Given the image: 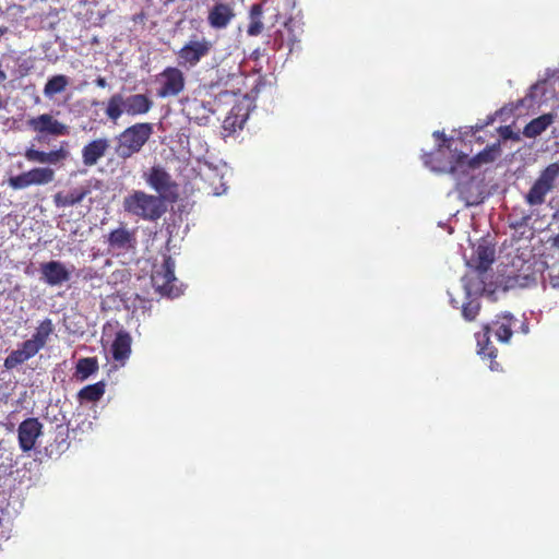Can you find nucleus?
<instances>
[{
	"label": "nucleus",
	"instance_id": "2f4dec72",
	"mask_svg": "<svg viewBox=\"0 0 559 559\" xmlns=\"http://www.w3.org/2000/svg\"><path fill=\"white\" fill-rule=\"evenodd\" d=\"M95 84L100 88H105L107 86V80L104 76H98L95 80Z\"/></svg>",
	"mask_w": 559,
	"mask_h": 559
},
{
	"label": "nucleus",
	"instance_id": "5701e85b",
	"mask_svg": "<svg viewBox=\"0 0 559 559\" xmlns=\"http://www.w3.org/2000/svg\"><path fill=\"white\" fill-rule=\"evenodd\" d=\"M262 15H263V7L261 3H254L250 7L249 10V25L247 28V34L249 36H259L264 28L263 22H262Z\"/></svg>",
	"mask_w": 559,
	"mask_h": 559
},
{
	"label": "nucleus",
	"instance_id": "412c9836",
	"mask_svg": "<svg viewBox=\"0 0 559 559\" xmlns=\"http://www.w3.org/2000/svg\"><path fill=\"white\" fill-rule=\"evenodd\" d=\"M555 120V115L544 114L531 120L523 130L526 138H536L540 135Z\"/></svg>",
	"mask_w": 559,
	"mask_h": 559
},
{
	"label": "nucleus",
	"instance_id": "b1692460",
	"mask_svg": "<svg viewBox=\"0 0 559 559\" xmlns=\"http://www.w3.org/2000/svg\"><path fill=\"white\" fill-rule=\"evenodd\" d=\"M98 370V360L96 357H85L78 360L74 377L80 381H85L88 377Z\"/></svg>",
	"mask_w": 559,
	"mask_h": 559
},
{
	"label": "nucleus",
	"instance_id": "4be33fe9",
	"mask_svg": "<svg viewBox=\"0 0 559 559\" xmlns=\"http://www.w3.org/2000/svg\"><path fill=\"white\" fill-rule=\"evenodd\" d=\"M106 384L104 381L96 382L94 384H88L82 388L78 392V401L83 403H95L98 402L105 394Z\"/></svg>",
	"mask_w": 559,
	"mask_h": 559
},
{
	"label": "nucleus",
	"instance_id": "a19ab883",
	"mask_svg": "<svg viewBox=\"0 0 559 559\" xmlns=\"http://www.w3.org/2000/svg\"><path fill=\"white\" fill-rule=\"evenodd\" d=\"M5 106L4 100L2 99V96L0 95V110L3 109Z\"/></svg>",
	"mask_w": 559,
	"mask_h": 559
},
{
	"label": "nucleus",
	"instance_id": "39448f33",
	"mask_svg": "<svg viewBox=\"0 0 559 559\" xmlns=\"http://www.w3.org/2000/svg\"><path fill=\"white\" fill-rule=\"evenodd\" d=\"M558 177V163H552L543 169L525 195L526 203L531 206L542 205L545 202L546 195L556 187Z\"/></svg>",
	"mask_w": 559,
	"mask_h": 559
},
{
	"label": "nucleus",
	"instance_id": "ddd939ff",
	"mask_svg": "<svg viewBox=\"0 0 559 559\" xmlns=\"http://www.w3.org/2000/svg\"><path fill=\"white\" fill-rule=\"evenodd\" d=\"M43 433V424L36 417L24 419L17 428L19 445L22 452H29L35 448L38 437Z\"/></svg>",
	"mask_w": 559,
	"mask_h": 559
},
{
	"label": "nucleus",
	"instance_id": "7ed1b4c3",
	"mask_svg": "<svg viewBox=\"0 0 559 559\" xmlns=\"http://www.w3.org/2000/svg\"><path fill=\"white\" fill-rule=\"evenodd\" d=\"M153 106V99L146 94H131L124 97L122 94L116 93L108 98L105 114L111 122L116 123L122 115L144 116L151 111Z\"/></svg>",
	"mask_w": 559,
	"mask_h": 559
},
{
	"label": "nucleus",
	"instance_id": "aec40b11",
	"mask_svg": "<svg viewBox=\"0 0 559 559\" xmlns=\"http://www.w3.org/2000/svg\"><path fill=\"white\" fill-rule=\"evenodd\" d=\"M495 261V248L488 245H479L472 258L473 266L480 273L490 269Z\"/></svg>",
	"mask_w": 559,
	"mask_h": 559
},
{
	"label": "nucleus",
	"instance_id": "c85d7f7f",
	"mask_svg": "<svg viewBox=\"0 0 559 559\" xmlns=\"http://www.w3.org/2000/svg\"><path fill=\"white\" fill-rule=\"evenodd\" d=\"M27 361L25 355L22 353L20 348L12 350L4 359L3 367L7 370H12L19 365Z\"/></svg>",
	"mask_w": 559,
	"mask_h": 559
},
{
	"label": "nucleus",
	"instance_id": "bb28decb",
	"mask_svg": "<svg viewBox=\"0 0 559 559\" xmlns=\"http://www.w3.org/2000/svg\"><path fill=\"white\" fill-rule=\"evenodd\" d=\"M52 332H53L52 321L50 319L46 318L36 328V331L33 334L31 340L35 341V343L39 344V346L41 348H44Z\"/></svg>",
	"mask_w": 559,
	"mask_h": 559
},
{
	"label": "nucleus",
	"instance_id": "393cba45",
	"mask_svg": "<svg viewBox=\"0 0 559 559\" xmlns=\"http://www.w3.org/2000/svg\"><path fill=\"white\" fill-rule=\"evenodd\" d=\"M69 84V79L64 74H57L48 79L44 86V95L46 97H53L57 94L62 93Z\"/></svg>",
	"mask_w": 559,
	"mask_h": 559
},
{
	"label": "nucleus",
	"instance_id": "79ce46f5",
	"mask_svg": "<svg viewBox=\"0 0 559 559\" xmlns=\"http://www.w3.org/2000/svg\"><path fill=\"white\" fill-rule=\"evenodd\" d=\"M451 304H452L453 308H459V302L457 301L452 299Z\"/></svg>",
	"mask_w": 559,
	"mask_h": 559
},
{
	"label": "nucleus",
	"instance_id": "4c0bfd02",
	"mask_svg": "<svg viewBox=\"0 0 559 559\" xmlns=\"http://www.w3.org/2000/svg\"><path fill=\"white\" fill-rule=\"evenodd\" d=\"M464 159H467V155L465 154H459L456 158V164L463 163Z\"/></svg>",
	"mask_w": 559,
	"mask_h": 559
},
{
	"label": "nucleus",
	"instance_id": "7c9ffc66",
	"mask_svg": "<svg viewBox=\"0 0 559 559\" xmlns=\"http://www.w3.org/2000/svg\"><path fill=\"white\" fill-rule=\"evenodd\" d=\"M78 276L83 281H93L98 276L97 272L92 267H84L78 272Z\"/></svg>",
	"mask_w": 559,
	"mask_h": 559
},
{
	"label": "nucleus",
	"instance_id": "f8f14e48",
	"mask_svg": "<svg viewBox=\"0 0 559 559\" xmlns=\"http://www.w3.org/2000/svg\"><path fill=\"white\" fill-rule=\"evenodd\" d=\"M25 158L31 163L58 165L63 164L70 156L69 143L67 141L61 142L57 150L44 152L34 147H27L24 153Z\"/></svg>",
	"mask_w": 559,
	"mask_h": 559
},
{
	"label": "nucleus",
	"instance_id": "f03ea898",
	"mask_svg": "<svg viewBox=\"0 0 559 559\" xmlns=\"http://www.w3.org/2000/svg\"><path fill=\"white\" fill-rule=\"evenodd\" d=\"M122 209L128 215L147 222L158 221L167 211L162 198L143 190H132L128 193L123 198Z\"/></svg>",
	"mask_w": 559,
	"mask_h": 559
},
{
	"label": "nucleus",
	"instance_id": "c756f323",
	"mask_svg": "<svg viewBox=\"0 0 559 559\" xmlns=\"http://www.w3.org/2000/svg\"><path fill=\"white\" fill-rule=\"evenodd\" d=\"M20 349L28 360L32 357H34L41 349V347L39 346V344L35 343V341L29 338L21 344Z\"/></svg>",
	"mask_w": 559,
	"mask_h": 559
},
{
	"label": "nucleus",
	"instance_id": "9d476101",
	"mask_svg": "<svg viewBox=\"0 0 559 559\" xmlns=\"http://www.w3.org/2000/svg\"><path fill=\"white\" fill-rule=\"evenodd\" d=\"M212 43L206 38L189 40L178 51L179 63L195 67L202 58L207 56L212 49Z\"/></svg>",
	"mask_w": 559,
	"mask_h": 559
},
{
	"label": "nucleus",
	"instance_id": "6e6552de",
	"mask_svg": "<svg viewBox=\"0 0 559 559\" xmlns=\"http://www.w3.org/2000/svg\"><path fill=\"white\" fill-rule=\"evenodd\" d=\"M56 173L50 167H34L8 179L14 190H23L31 186H46L55 180Z\"/></svg>",
	"mask_w": 559,
	"mask_h": 559
},
{
	"label": "nucleus",
	"instance_id": "4468645a",
	"mask_svg": "<svg viewBox=\"0 0 559 559\" xmlns=\"http://www.w3.org/2000/svg\"><path fill=\"white\" fill-rule=\"evenodd\" d=\"M27 126L37 133H46L53 136L69 134V127L55 119L50 114H41L37 117L29 118Z\"/></svg>",
	"mask_w": 559,
	"mask_h": 559
},
{
	"label": "nucleus",
	"instance_id": "20e7f679",
	"mask_svg": "<svg viewBox=\"0 0 559 559\" xmlns=\"http://www.w3.org/2000/svg\"><path fill=\"white\" fill-rule=\"evenodd\" d=\"M154 132L150 122H136L126 128L116 136V154L123 159L142 151Z\"/></svg>",
	"mask_w": 559,
	"mask_h": 559
},
{
	"label": "nucleus",
	"instance_id": "a878e982",
	"mask_svg": "<svg viewBox=\"0 0 559 559\" xmlns=\"http://www.w3.org/2000/svg\"><path fill=\"white\" fill-rule=\"evenodd\" d=\"M499 148L496 145L487 146L481 152L476 154L474 157L468 159V165L472 168H475L480 166L481 164L491 163L497 158Z\"/></svg>",
	"mask_w": 559,
	"mask_h": 559
},
{
	"label": "nucleus",
	"instance_id": "0eeeda50",
	"mask_svg": "<svg viewBox=\"0 0 559 559\" xmlns=\"http://www.w3.org/2000/svg\"><path fill=\"white\" fill-rule=\"evenodd\" d=\"M151 280L155 289L162 295L179 296L178 280L175 276V260L170 255L164 257L162 265L153 271Z\"/></svg>",
	"mask_w": 559,
	"mask_h": 559
},
{
	"label": "nucleus",
	"instance_id": "c9c22d12",
	"mask_svg": "<svg viewBox=\"0 0 559 559\" xmlns=\"http://www.w3.org/2000/svg\"><path fill=\"white\" fill-rule=\"evenodd\" d=\"M521 331L524 334L528 333V324H527V322H522L521 323Z\"/></svg>",
	"mask_w": 559,
	"mask_h": 559
},
{
	"label": "nucleus",
	"instance_id": "e433bc0d",
	"mask_svg": "<svg viewBox=\"0 0 559 559\" xmlns=\"http://www.w3.org/2000/svg\"><path fill=\"white\" fill-rule=\"evenodd\" d=\"M7 73L2 69H0V84H2L7 80Z\"/></svg>",
	"mask_w": 559,
	"mask_h": 559
},
{
	"label": "nucleus",
	"instance_id": "f704fd0d",
	"mask_svg": "<svg viewBox=\"0 0 559 559\" xmlns=\"http://www.w3.org/2000/svg\"><path fill=\"white\" fill-rule=\"evenodd\" d=\"M433 136L441 138L443 141H447L445 134L443 132L435 131Z\"/></svg>",
	"mask_w": 559,
	"mask_h": 559
},
{
	"label": "nucleus",
	"instance_id": "72a5a7b5",
	"mask_svg": "<svg viewBox=\"0 0 559 559\" xmlns=\"http://www.w3.org/2000/svg\"><path fill=\"white\" fill-rule=\"evenodd\" d=\"M527 219H528V216L523 217L521 221H519V222L514 223V224H513V227H514V228H516V227H521V226L525 225V224H526V222H527Z\"/></svg>",
	"mask_w": 559,
	"mask_h": 559
},
{
	"label": "nucleus",
	"instance_id": "c03bdc74",
	"mask_svg": "<svg viewBox=\"0 0 559 559\" xmlns=\"http://www.w3.org/2000/svg\"><path fill=\"white\" fill-rule=\"evenodd\" d=\"M2 525V519L0 518V526Z\"/></svg>",
	"mask_w": 559,
	"mask_h": 559
},
{
	"label": "nucleus",
	"instance_id": "473e14b6",
	"mask_svg": "<svg viewBox=\"0 0 559 559\" xmlns=\"http://www.w3.org/2000/svg\"><path fill=\"white\" fill-rule=\"evenodd\" d=\"M550 245L554 249H556L557 251H559V234H557L556 236H554L552 238H550Z\"/></svg>",
	"mask_w": 559,
	"mask_h": 559
},
{
	"label": "nucleus",
	"instance_id": "ea45409f",
	"mask_svg": "<svg viewBox=\"0 0 559 559\" xmlns=\"http://www.w3.org/2000/svg\"><path fill=\"white\" fill-rule=\"evenodd\" d=\"M455 169H456V165H455V164H451V165L449 166V171H450V173H452V174H453V173L455 171Z\"/></svg>",
	"mask_w": 559,
	"mask_h": 559
},
{
	"label": "nucleus",
	"instance_id": "423d86ee",
	"mask_svg": "<svg viewBox=\"0 0 559 559\" xmlns=\"http://www.w3.org/2000/svg\"><path fill=\"white\" fill-rule=\"evenodd\" d=\"M143 178L148 187H151L162 198V201H175L178 195V185L173 180L171 175L160 165L152 166L148 171L144 173Z\"/></svg>",
	"mask_w": 559,
	"mask_h": 559
},
{
	"label": "nucleus",
	"instance_id": "dca6fc26",
	"mask_svg": "<svg viewBox=\"0 0 559 559\" xmlns=\"http://www.w3.org/2000/svg\"><path fill=\"white\" fill-rule=\"evenodd\" d=\"M109 249L118 251H130L136 247V235L134 230L121 226L111 230L107 236Z\"/></svg>",
	"mask_w": 559,
	"mask_h": 559
},
{
	"label": "nucleus",
	"instance_id": "cd10ccee",
	"mask_svg": "<svg viewBox=\"0 0 559 559\" xmlns=\"http://www.w3.org/2000/svg\"><path fill=\"white\" fill-rule=\"evenodd\" d=\"M467 296L468 300L462 305V317L466 321H474L480 312L481 304L476 298H469V293Z\"/></svg>",
	"mask_w": 559,
	"mask_h": 559
},
{
	"label": "nucleus",
	"instance_id": "58836bf2",
	"mask_svg": "<svg viewBox=\"0 0 559 559\" xmlns=\"http://www.w3.org/2000/svg\"><path fill=\"white\" fill-rule=\"evenodd\" d=\"M8 402V394L0 393V403H7Z\"/></svg>",
	"mask_w": 559,
	"mask_h": 559
},
{
	"label": "nucleus",
	"instance_id": "2eb2a0df",
	"mask_svg": "<svg viewBox=\"0 0 559 559\" xmlns=\"http://www.w3.org/2000/svg\"><path fill=\"white\" fill-rule=\"evenodd\" d=\"M41 280L49 286H59L70 281V272L61 261L51 260L39 266Z\"/></svg>",
	"mask_w": 559,
	"mask_h": 559
},
{
	"label": "nucleus",
	"instance_id": "9b49d317",
	"mask_svg": "<svg viewBox=\"0 0 559 559\" xmlns=\"http://www.w3.org/2000/svg\"><path fill=\"white\" fill-rule=\"evenodd\" d=\"M236 17L234 2L216 1L209 9L206 21L211 28L221 31L227 28Z\"/></svg>",
	"mask_w": 559,
	"mask_h": 559
},
{
	"label": "nucleus",
	"instance_id": "6ab92c4d",
	"mask_svg": "<svg viewBox=\"0 0 559 559\" xmlns=\"http://www.w3.org/2000/svg\"><path fill=\"white\" fill-rule=\"evenodd\" d=\"M112 358L122 365L131 354V336L127 332H118L111 345Z\"/></svg>",
	"mask_w": 559,
	"mask_h": 559
},
{
	"label": "nucleus",
	"instance_id": "f257e3e1",
	"mask_svg": "<svg viewBox=\"0 0 559 559\" xmlns=\"http://www.w3.org/2000/svg\"><path fill=\"white\" fill-rule=\"evenodd\" d=\"M516 321L512 313L504 311L497 314L495 320L490 323L484 324L481 332L475 335L477 341V354L484 358L493 360L497 357L498 350L490 341V333H493L499 342L507 344L513 335V328Z\"/></svg>",
	"mask_w": 559,
	"mask_h": 559
},
{
	"label": "nucleus",
	"instance_id": "f3484780",
	"mask_svg": "<svg viewBox=\"0 0 559 559\" xmlns=\"http://www.w3.org/2000/svg\"><path fill=\"white\" fill-rule=\"evenodd\" d=\"M109 147L107 139H96L87 143L82 148V160L85 166H94L105 156Z\"/></svg>",
	"mask_w": 559,
	"mask_h": 559
},
{
	"label": "nucleus",
	"instance_id": "1a4fd4ad",
	"mask_svg": "<svg viewBox=\"0 0 559 559\" xmlns=\"http://www.w3.org/2000/svg\"><path fill=\"white\" fill-rule=\"evenodd\" d=\"M160 98L178 96L185 88L186 80L182 71L176 67H167L158 75Z\"/></svg>",
	"mask_w": 559,
	"mask_h": 559
},
{
	"label": "nucleus",
	"instance_id": "a211bd4d",
	"mask_svg": "<svg viewBox=\"0 0 559 559\" xmlns=\"http://www.w3.org/2000/svg\"><path fill=\"white\" fill-rule=\"evenodd\" d=\"M91 192L87 187L74 188L68 192L59 191L53 195V203L57 207H69L81 203Z\"/></svg>",
	"mask_w": 559,
	"mask_h": 559
},
{
	"label": "nucleus",
	"instance_id": "37998d69",
	"mask_svg": "<svg viewBox=\"0 0 559 559\" xmlns=\"http://www.w3.org/2000/svg\"><path fill=\"white\" fill-rule=\"evenodd\" d=\"M253 55H255V59L259 57V51L258 50H254L253 51Z\"/></svg>",
	"mask_w": 559,
	"mask_h": 559
}]
</instances>
